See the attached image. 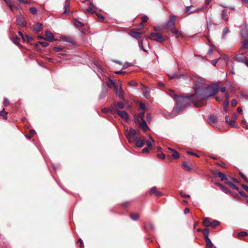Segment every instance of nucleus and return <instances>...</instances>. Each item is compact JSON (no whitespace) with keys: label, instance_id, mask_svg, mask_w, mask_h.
<instances>
[{"label":"nucleus","instance_id":"8fccbe9b","mask_svg":"<svg viewBox=\"0 0 248 248\" xmlns=\"http://www.w3.org/2000/svg\"><path fill=\"white\" fill-rule=\"evenodd\" d=\"M30 11L33 15L36 14L37 10L35 7H31L30 9Z\"/></svg>","mask_w":248,"mask_h":248},{"label":"nucleus","instance_id":"ea45409f","mask_svg":"<svg viewBox=\"0 0 248 248\" xmlns=\"http://www.w3.org/2000/svg\"><path fill=\"white\" fill-rule=\"evenodd\" d=\"M192 7V6H187L186 9L185 10V13H188V14L193 13L194 11H190V9Z\"/></svg>","mask_w":248,"mask_h":248},{"label":"nucleus","instance_id":"a878e982","mask_svg":"<svg viewBox=\"0 0 248 248\" xmlns=\"http://www.w3.org/2000/svg\"><path fill=\"white\" fill-rule=\"evenodd\" d=\"M107 85L110 88L113 87L114 89L115 87H118L115 83L111 79H109L108 81L107 82Z\"/></svg>","mask_w":248,"mask_h":248},{"label":"nucleus","instance_id":"58836bf2","mask_svg":"<svg viewBox=\"0 0 248 248\" xmlns=\"http://www.w3.org/2000/svg\"><path fill=\"white\" fill-rule=\"evenodd\" d=\"M12 41L17 46H19V43L18 42V41L20 40V38L17 36H16V37H13L12 38Z\"/></svg>","mask_w":248,"mask_h":248},{"label":"nucleus","instance_id":"0eeeda50","mask_svg":"<svg viewBox=\"0 0 248 248\" xmlns=\"http://www.w3.org/2000/svg\"><path fill=\"white\" fill-rule=\"evenodd\" d=\"M136 142V145L137 147L141 148L143 147L145 143V140L144 139H141L140 137H138L136 139L133 140V142Z\"/></svg>","mask_w":248,"mask_h":248},{"label":"nucleus","instance_id":"6e6552de","mask_svg":"<svg viewBox=\"0 0 248 248\" xmlns=\"http://www.w3.org/2000/svg\"><path fill=\"white\" fill-rule=\"evenodd\" d=\"M16 24L20 27H24L26 26V22L24 17L20 15L16 20Z\"/></svg>","mask_w":248,"mask_h":248},{"label":"nucleus","instance_id":"f8f14e48","mask_svg":"<svg viewBox=\"0 0 248 248\" xmlns=\"http://www.w3.org/2000/svg\"><path fill=\"white\" fill-rule=\"evenodd\" d=\"M175 20V16H171L170 17V20L167 24V27L168 28H170V30L172 28H175L174 27V23Z\"/></svg>","mask_w":248,"mask_h":248},{"label":"nucleus","instance_id":"7c9ffc66","mask_svg":"<svg viewBox=\"0 0 248 248\" xmlns=\"http://www.w3.org/2000/svg\"><path fill=\"white\" fill-rule=\"evenodd\" d=\"M130 217L133 220H137L139 218V215L138 214L132 213L130 215Z\"/></svg>","mask_w":248,"mask_h":248},{"label":"nucleus","instance_id":"338daca9","mask_svg":"<svg viewBox=\"0 0 248 248\" xmlns=\"http://www.w3.org/2000/svg\"><path fill=\"white\" fill-rule=\"evenodd\" d=\"M157 157L161 159H164L165 157V155L164 153H162L160 154L157 155Z\"/></svg>","mask_w":248,"mask_h":248},{"label":"nucleus","instance_id":"1a4fd4ad","mask_svg":"<svg viewBox=\"0 0 248 248\" xmlns=\"http://www.w3.org/2000/svg\"><path fill=\"white\" fill-rule=\"evenodd\" d=\"M150 195H152L155 194L157 197H159L162 195V193L157 190V187L155 186L152 187L149 191Z\"/></svg>","mask_w":248,"mask_h":248},{"label":"nucleus","instance_id":"412c9836","mask_svg":"<svg viewBox=\"0 0 248 248\" xmlns=\"http://www.w3.org/2000/svg\"><path fill=\"white\" fill-rule=\"evenodd\" d=\"M241 35L243 40L248 39V31L246 28H245L242 30Z\"/></svg>","mask_w":248,"mask_h":248},{"label":"nucleus","instance_id":"e2e57ef3","mask_svg":"<svg viewBox=\"0 0 248 248\" xmlns=\"http://www.w3.org/2000/svg\"><path fill=\"white\" fill-rule=\"evenodd\" d=\"M107 93V91L104 90L102 91V93L100 95V98H102L106 96Z\"/></svg>","mask_w":248,"mask_h":248},{"label":"nucleus","instance_id":"4d7b16f0","mask_svg":"<svg viewBox=\"0 0 248 248\" xmlns=\"http://www.w3.org/2000/svg\"><path fill=\"white\" fill-rule=\"evenodd\" d=\"M26 40L28 42H30L31 41L33 40V38L31 36H29V35H26Z\"/></svg>","mask_w":248,"mask_h":248},{"label":"nucleus","instance_id":"13d9d810","mask_svg":"<svg viewBox=\"0 0 248 248\" xmlns=\"http://www.w3.org/2000/svg\"><path fill=\"white\" fill-rule=\"evenodd\" d=\"M63 49V47L61 46H55L54 47V50L55 51L58 52Z\"/></svg>","mask_w":248,"mask_h":248},{"label":"nucleus","instance_id":"7ed1b4c3","mask_svg":"<svg viewBox=\"0 0 248 248\" xmlns=\"http://www.w3.org/2000/svg\"><path fill=\"white\" fill-rule=\"evenodd\" d=\"M145 38L146 40L150 39L159 43H162L168 39V37L163 36L159 32H152L150 35L146 36Z\"/></svg>","mask_w":248,"mask_h":248},{"label":"nucleus","instance_id":"72a5a7b5","mask_svg":"<svg viewBox=\"0 0 248 248\" xmlns=\"http://www.w3.org/2000/svg\"><path fill=\"white\" fill-rule=\"evenodd\" d=\"M7 4V5L9 6V8L12 11H13L14 8H16V7H14L11 2V0H3Z\"/></svg>","mask_w":248,"mask_h":248},{"label":"nucleus","instance_id":"aec40b11","mask_svg":"<svg viewBox=\"0 0 248 248\" xmlns=\"http://www.w3.org/2000/svg\"><path fill=\"white\" fill-rule=\"evenodd\" d=\"M42 29V24L36 23L32 26L33 31L35 32H39L41 31Z\"/></svg>","mask_w":248,"mask_h":248},{"label":"nucleus","instance_id":"a211bd4d","mask_svg":"<svg viewBox=\"0 0 248 248\" xmlns=\"http://www.w3.org/2000/svg\"><path fill=\"white\" fill-rule=\"evenodd\" d=\"M229 14L230 12H228L227 9H224L223 10H222V13L221 14V18L225 22H227L228 21V15Z\"/></svg>","mask_w":248,"mask_h":248},{"label":"nucleus","instance_id":"4be33fe9","mask_svg":"<svg viewBox=\"0 0 248 248\" xmlns=\"http://www.w3.org/2000/svg\"><path fill=\"white\" fill-rule=\"evenodd\" d=\"M139 124L144 131H147L149 129V127L144 120H143L141 123H139Z\"/></svg>","mask_w":248,"mask_h":248},{"label":"nucleus","instance_id":"c85d7f7f","mask_svg":"<svg viewBox=\"0 0 248 248\" xmlns=\"http://www.w3.org/2000/svg\"><path fill=\"white\" fill-rule=\"evenodd\" d=\"M210 230L208 228H205L202 230V233L204 236V238H209L208 234Z\"/></svg>","mask_w":248,"mask_h":248},{"label":"nucleus","instance_id":"dca6fc26","mask_svg":"<svg viewBox=\"0 0 248 248\" xmlns=\"http://www.w3.org/2000/svg\"><path fill=\"white\" fill-rule=\"evenodd\" d=\"M215 185L219 187L220 189L226 193L230 192V190L219 182H215Z\"/></svg>","mask_w":248,"mask_h":248},{"label":"nucleus","instance_id":"2f4dec72","mask_svg":"<svg viewBox=\"0 0 248 248\" xmlns=\"http://www.w3.org/2000/svg\"><path fill=\"white\" fill-rule=\"evenodd\" d=\"M220 222L218 221L214 220L212 222H211L210 227L213 228H215L217 226H218Z\"/></svg>","mask_w":248,"mask_h":248},{"label":"nucleus","instance_id":"ddd939ff","mask_svg":"<svg viewBox=\"0 0 248 248\" xmlns=\"http://www.w3.org/2000/svg\"><path fill=\"white\" fill-rule=\"evenodd\" d=\"M129 34L133 37L140 40L141 38V33L136 31H131Z\"/></svg>","mask_w":248,"mask_h":248},{"label":"nucleus","instance_id":"a19ab883","mask_svg":"<svg viewBox=\"0 0 248 248\" xmlns=\"http://www.w3.org/2000/svg\"><path fill=\"white\" fill-rule=\"evenodd\" d=\"M247 235H248V233L246 232H244V231L241 232L237 234V236L239 238L244 237Z\"/></svg>","mask_w":248,"mask_h":248},{"label":"nucleus","instance_id":"c9c22d12","mask_svg":"<svg viewBox=\"0 0 248 248\" xmlns=\"http://www.w3.org/2000/svg\"><path fill=\"white\" fill-rule=\"evenodd\" d=\"M217 177L220 178L221 181H223V180L226 179L227 176L223 173L220 172L217 173Z\"/></svg>","mask_w":248,"mask_h":248},{"label":"nucleus","instance_id":"680f3d73","mask_svg":"<svg viewBox=\"0 0 248 248\" xmlns=\"http://www.w3.org/2000/svg\"><path fill=\"white\" fill-rule=\"evenodd\" d=\"M144 112H141L139 114V118H141V121H143L144 120Z\"/></svg>","mask_w":248,"mask_h":248},{"label":"nucleus","instance_id":"b1692460","mask_svg":"<svg viewBox=\"0 0 248 248\" xmlns=\"http://www.w3.org/2000/svg\"><path fill=\"white\" fill-rule=\"evenodd\" d=\"M170 31L172 33L176 35V38H179L182 36V34L179 32V31L175 28H172Z\"/></svg>","mask_w":248,"mask_h":248},{"label":"nucleus","instance_id":"774afa93","mask_svg":"<svg viewBox=\"0 0 248 248\" xmlns=\"http://www.w3.org/2000/svg\"><path fill=\"white\" fill-rule=\"evenodd\" d=\"M146 119L148 123L151 121V115L150 113H148L146 116Z\"/></svg>","mask_w":248,"mask_h":248},{"label":"nucleus","instance_id":"79ce46f5","mask_svg":"<svg viewBox=\"0 0 248 248\" xmlns=\"http://www.w3.org/2000/svg\"><path fill=\"white\" fill-rule=\"evenodd\" d=\"M139 46L140 48H141L143 51L145 52H147V51L143 48V40L142 39H140L139 40Z\"/></svg>","mask_w":248,"mask_h":248},{"label":"nucleus","instance_id":"f257e3e1","mask_svg":"<svg viewBox=\"0 0 248 248\" xmlns=\"http://www.w3.org/2000/svg\"><path fill=\"white\" fill-rule=\"evenodd\" d=\"M219 88L218 83H213L205 87L197 88L195 90L197 99L202 104V101L216 94Z\"/></svg>","mask_w":248,"mask_h":248},{"label":"nucleus","instance_id":"de8ad7c7","mask_svg":"<svg viewBox=\"0 0 248 248\" xmlns=\"http://www.w3.org/2000/svg\"><path fill=\"white\" fill-rule=\"evenodd\" d=\"M235 122V121L234 120H232L230 121H229V123H228V124H229L230 126L234 127Z\"/></svg>","mask_w":248,"mask_h":248},{"label":"nucleus","instance_id":"052dcab7","mask_svg":"<svg viewBox=\"0 0 248 248\" xmlns=\"http://www.w3.org/2000/svg\"><path fill=\"white\" fill-rule=\"evenodd\" d=\"M229 101L225 100L223 102V105L224 107V109H226L229 105Z\"/></svg>","mask_w":248,"mask_h":248},{"label":"nucleus","instance_id":"0e129e2a","mask_svg":"<svg viewBox=\"0 0 248 248\" xmlns=\"http://www.w3.org/2000/svg\"><path fill=\"white\" fill-rule=\"evenodd\" d=\"M239 193L240 194V195L244 197V198H247L248 197V196L244 192V191H240L239 192Z\"/></svg>","mask_w":248,"mask_h":248},{"label":"nucleus","instance_id":"473e14b6","mask_svg":"<svg viewBox=\"0 0 248 248\" xmlns=\"http://www.w3.org/2000/svg\"><path fill=\"white\" fill-rule=\"evenodd\" d=\"M115 108H116V107H114V104H113V106L110 107L109 108H108L109 113L112 114L116 113L117 110L115 109Z\"/></svg>","mask_w":248,"mask_h":248},{"label":"nucleus","instance_id":"c03bdc74","mask_svg":"<svg viewBox=\"0 0 248 248\" xmlns=\"http://www.w3.org/2000/svg\"><path fill=\"white\" fill-rule=\"evenodd\" d=\"M130 204V202L129 201H126V202H124L122 204V206L123 208H126L127 207H128Z\"/></svg>","mask_w":248,"mask_h":248},{"label":"nucleus","instance_id":"f3484780","mask_svg":"<svg viewBox=\"0 0 248 248\" xmlns=\"http://www.w3.org/2000/svg\"><path fill=\"white\" fill-rule=\"evenodd\" d=\"M244 49H248V39H244L242 41V46L240 48V51H242Z\"/></svg>","mask_w":248,"mask_h":248},{"label":"nucleus","instance_id":"f704fd0d","mask_svg":"<svg viewBox=\"0 0 248 248\" xmlns=\"http://www.w3.org/2000/svg\"><path fill=\"white\" fill-rule=\"evenodd\" d=\"M114 107H118L120 109H123L124 108V105L121 102H119L117 103H114Z\"/></svg>","mask_w":248,"mask_h":248},{"label":"nucleus","instance_id":"9d476101","mask_svg":"<svg viewBox=\"0 0 248 248\" xmlns=\"http://www.w3.org/2000/svg\"><path fill=\"white\" fill-rule=\"evenodd\" d=\"M44 39L49 42H52L55 40V39L54 38L53 34L48 31L46 32V37H45Z\"/></svg>","mask_w":248,"mask_h":248},{"label":"nucleus","instance_id":"49530a36","mask_svg":"<svg viewBox=\"0 0 248 248\" xmlns=\"http://www.w3.org/2000/svg\"><path fill=\"white\" fill-rule=\"evenodd\" d=\"M229 186L232 188L234 189H236L237 190H238L239 188L236 186L235 185H234L232 183H229Z\"/></svg>","mask_w":248,"mask_h":248},{"label":"nucleus","instance_id":"4468645a","mask_svg":"<svg viewBox=\"0 0 248 248\" xmlns=\"http://www.w3.org/2000/svg\"><path fill=\"white\" fill-rule=\"evenodd\" d=\"M215 185L219 187L220 189L226 193L230 192V190L219 182H215Z\"/></svg>","mask_w":248,"mask_h":248},{"label":"nucleus","instance_id":"09e8293b","mask_svg":"<svg viewBox=\"0 0 248 248\" xmlns=\"http://www.w3.org/2000/svg\"><path fill=\"white\" fill-rule=\"evenodd\" d=\"M237 102L236 99H232L231 102V106L232 107H235L237 105Z\"/></svg>","mask_w":248,"mask_h":248},{"label":"nucleus","instance_id":"f03ea898","mask_svg":"<svg viewBox=\"0 0 248 248\" xmlns=\"http://www.w3.org/2000/svg\"><path fill=\"white\" fill-rule=\"evenodd\" d=\"M175 101L176 103V109L179 112L188 107L191 102H194V106L196 107H200L202 105L197 99L195 93L191 94L190 96H177Z\"/></svg>","mask_w":248,"mask_h":248},{"label":"nucleus","instance_id":"423d86ee","mask_svg":"<svg viewBox=\"0 0 248 248\" xmlns=\"http://www.w3.org/2000/svg\"><path fill=\"white\" fill-rule=\"evenodd\" d=\"M167 150L168 151H166V152H168L169 151H170L171 152V154H170V153H169V154L168 155V157H170L171 156L175 159H177L179 157V154L175 150H174L171 148H170V147H168L167 149Z\"/></svg>","mask_w":248,"mask_h":248},{"label":"nucleus","instance_id":"603ef678","mask_svg":"<svg viewBox=\"0 0 248 248\" xmlns=\"http://www.w3.org/2000/svg\"><path fill=\"white\" fill-rule=\"evenodd\" d=\"M240 176L247 182L248 183V179L242 173V172L239 173Z\"/></svg>","mask_w":248,"mask_h":248},{"label":"nucleus","instance_id":"20e7f679","mask_svg":"<svg viewBox=\"0 0 248 248\" xmlns=\"http://www.w3.org/2000/svg\"><path fill=\"white\" fill-rule=\"evenodd\" d=\"M137 134H139L140 132H137L134 129L131 128L128 131L125 132V135L129 142L133 143V140L138 137Z\"/></svg>","mask_w":248,"mask_h":248},{"label":"nucleus","instance_id":"864d4df0","mask_svg":"<svg viewBox=\"0 0 248 248\" xmlns=\"http://www.w3.org/2000/svg\"><path fill=\"white\" fill-rule=\"evenodd\" d=\"M96 15L97 16V17H98V19H99L100 21H103V20H104V17H103V16H102V15H101L100 14H98V13H96Z\"/></svg>","mask_w":248,"mask_h":248},{"label":"nucleus","instance_id":"69168bd1","mask_svg":"<svg viewBox=\"0 0 248 248\" xmlns=\"http://www.w3.org/2000/svg\"><path fill=\"white\" fill-rule=\"evenodd\" d=\"M220 59V58H218V59H215L214 60L212 61V64L214 65V66H216V64L218 62L219 60Z\"/></svg>","mask_w":248,"mask_h":248},{"label":"nucleus","instance_id":"39448f33","mask_svg":"<svg viewBox=\"0 0 248 248\" xmlns=\"http://www.w3.org/2000/svg\"><path fill=\"white\" fill-rule=\"evenodd\" d=\"M244 54H246V52H243L235 56L233 58V59L234 61L246 64V65L248 67V60L247 59V58L243 55Z\"/></svg>","mask_w":248,"mask_h":248},{"label":"nucleus","instance_id":"6ab92c4d","mask_svg":"<svg viewBox=\"0 0 248 248\" xmlns=\"http://www.w3.org/2000/svg\"><path fill=\"white\" fill-rule=\"evenodd\" d=\"M116 113H117L121 118L124 120L128 119L127 113L126 111L118 110Z\"/></svg>","mask_w":248,"mask_h":248},{"label":"nucleus","instance_id":"4c0bfd02","mask_svg":"<svg viewBox=\"0 0 248 248\" xmlns=\"http://www.w3.org/2000/svg\"><path fill=\"white\" fill-rule=\"evenodd\" d=\"M7 113L5 111L4 109L0 111V116H2L4 120L7 119Z\"/></svg>","mask_w":248,"mask_h":248},{"label":"nucleus","instance_id":"e433bc0d","mask_svg":"<svg viewBox=\"0 0 248 248\" xmlns=\"http://www.w3.org/2000/svg\"><path fill=\"white\" fill-rule=\"evenodd\" d=\"M182 165H183V167L184 168V169L186 170H188L189 171V170H191V167L186 162H183V164H182Z\"/></svg>","mask_w":248,"mask_h":248},{"label":"nucleus","instance_id":"c756f323","mask_svg":"<svg viewBox=\"0 0 248 248\" xmlns=\"http://www.w3.org/2000/svg\"><path fill=\"white\" fill-rule=\"evenodd\" d=\"M35 134V131L31 129L29 131V134L26 135V137L28 139H31V138L34 136V135Z\"/></svg>","mask_w":248,"mask_h":248},{"label":"nucleus","instance_id":"2eb2a0df","mask_svg":"<svg viewBox=\"0 0 248 248\" xmlns=\"http://www.w3.org/2000/svg\"><path fill=\"white\" fill-rule=\"evenodd\" d=\"M215 185L219 187L220 189L226 193L230 192V190L219 182H215Z\"/></svg>","mask_w":248,"mask_h":248},{"label":"nucleus","instance_id":"bf43d9fd","mask_svg":"<svg viewBox=\"0 0 248 248\" xmlns=\"http://www.w3.org/2000/svg\"><path fill=\"white\" fill-rule=\"evenodd\" d=\"M146 145H147L148 148L151 149L152 148V144L151 141L147 140V141H146Z\"/></svg>","mask_w":248,"mask_h":248},{"label":"nucleus","instance_id":"393cba45","mask_svg":"<svg viewBox=\"0 0 248 248\" xmlns=\"http://www.w3.org/2000/svg\"><path fill=\"white\" fill-rule=\"evenodd\" d=\"M75 26L77 28H80L83 26L84 24L77 19H75L73 20Z\"/></svg>","mask_w":248,"mask_h":248},{"label":"nucleus","instance_id":"37998d69","mask_svg":"<svg viewBox=\"0 0 248 248\" xmlns=\"http://www.w3.org/2000/svg\"><path fill=\"white\" fill-rule=\"evenodd\" d=\"M70 8V4L69 3H68L67 0H66V1H65V4H64V9H65V11L64 12V13H65L66 12V11L69 10Z\"/></svg>","mask_w":248,"mask_h":248},{"label":"nucleus","instance_id":"5fc2aeb1","mask_svg":"<svg viewBox=\"0 0 248 248\" xmlns=\"http://www.w3.org/2000/svg\"><path fill=\"white\" fill-rule=\"evenodd\" d=\"M217 165L220 167H222L223 168H226V164L223 162L217 163Z\"/></svg>","mask_w":248,"mask_h":248},{"label":"nucleus","instance_id":"3c124183","mask_svg":"<svg viewBox=\"0 0 248 248\" xmlns=\"http://www.w3.org/2000/svg\"><path fill=\"white\" fill-rule=\"evenodd\" d=\"M139 107H140V108L141 110H144L145 109V105L142 102H140Z\"/></svg>","mask_w":248,"mask_h":248},{"label":"nucleus","instance_id":"6e6d98bb","mask_svg":"<svg viewBox=\"0 0 248 248\" xmlns=\"http://www.w3.org/2000/svg\"><path fill=\"white\" fill-rule=\"evenodd\" d=\"M148 19V17L147 16H143L141 17V21L142 23H146Z\"/></svg>","mask_w":248,"mask_h":248},{"label":"nucleus","instance_id":"5701e85b","mask_svg":"<svg viewBox=\"0 0 248 248\" xmlns=\"http://www.w3.org/2000/svg\"><path fill=\"white\" fill-rule=\"evenodd\" d=\"M202 224L204 226L208 227H210L211 222L209 220V218L208 217H205L203 219Z\"/></svg>","mask_w":248,"mask_h":248},{"label":"nucleus","instance_id":"bb28decb","mask_svg":"<svg viewBox=\"0 0 248 248\" xmlns=\"http://www.w3.org/2000/svg\"><path fill=\"white\" fill-rule=\"evenodd\" d=\"M204 240L206 242V245L207 248H211L213 247V245L211 241L209 239V238H206L204 239Z\"/></svg>","mask_w":248,"mask_h":248},{"label":"nucleus","instance_id":"a18cd8bd","mask_svg":"<svg viewBox=\"0 0 248 248\" xmlns=\"http://www.w3.org/2000/svg\"><path fill=\"white\" fill-rule=\"evenodd\" d=\"M38 43L41 44V46L44 47H46L48 46V43L46 42L38 41Z\"/></svg>","mask_w":248,"mask_h":248},{"label":"nucleus","instance_id":"cd10ccee","mask_svg":"<svg viewBox=\"0 0 248 248\" xmlns=\"http://www.w3.org/2000/svg\"><path fill=\"white\" fill-rule=\"evenodd\" d=\"M114 91L117 95L119 97L122 98L123 96V92L122 90H119L118 87H115Z\"/></svg>","mask_w":248,"mask_h":248},{"label":"nucleus","instance_id":"9b49d317","mask_svg":"<svg viewBox=\"0 0 248 248\" xmlns=\"http://www.w3.org/2000/svg\"><path fill=\"white\" fill-rule=\"evenodd\" d=\"M217 117L215 115H211L209 118V123L215 126L217 125Z\"/></svg>","mask_w":248,"mask_h":248}]
</instances>
